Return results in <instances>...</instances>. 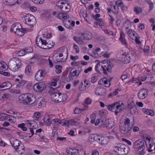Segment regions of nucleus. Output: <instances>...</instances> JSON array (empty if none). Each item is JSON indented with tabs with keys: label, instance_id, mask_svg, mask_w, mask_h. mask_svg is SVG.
Listing matches in <instances>:
<instances>
[{
	"label": "nucleus",
	"instance_id": "f257e3e1",
	"mask_svg": "<svg viewBox=\"0 0 155 155\" xmlns=\"http://www.w3.org/2000/svg\"><path fill=\"white\" fill-rule=\"evenodd\" d=\"M52 88V89L49 91V93L51 94V97L53 101L59 103L64 101L67 99L68 97L66 94H62L56 89Z\"/></svg>",
	"mask_w": 155,
	"mask_h": 155
},
{
	"label": "nucleus",
	"instance_id": "f03ea898",
	"mask_svg": "<svg viewBox=\"0 0 155 155\" xmlns=\"http://www.w3.org/2000/svg\"><path fill=\"white\" fill-rule=\"evenodd\" d=\"M96 61H98V62L95 66V70L98 73L100 74H101V72H100V71L98 70V69L100 67L101 68H100V69L101 70V71H103L104 74H105L107 75V71L108 72H110L111 71L112 68L114 66V64L111 61H107V63H104V62L106 61H103L102 62H103V64L102 65H101V66H100V63L99 60H97Z\"/></svg>",
	"mask_w": 155,
	"mask_h": 155
},
{
	"label": "nucleus",
	"instance_id": "7ed1b4c3",
	"mask_svg": "<svg viewBox=\"0 0 155 155\" xmlns=\"http://www.w3.org/2000/svg\"><path fill=\"white\" fill-rule=\"evenodd\" d=\"M35 97L30 94H22L18 97V102L24 104H32L35 102Z\"/></svg>",
	"mask_w": 155,
	"mask_h": 155
},
{
	"label": "nucleus",
	"instance_id": "20e7f679",
	"mask_svg": "<svg viewBox=\"0 0 155 155\" xmlns=\"http://www.w3.org/2000/svg\"><path fill=\"white\" fill-rule=\"evenodd\" d=\"M8 64L10 69L13 71H18L21 65V60L16 58L10 59Z\"/></svg>",
	"mask_w": 155,
	"mask_h": 155
},
{
	"label": "nucleus",
	"instance_id": "39448f33",
	"mask_svg": "<svg viewBox=\"0 0 155 155\" xmlns=\"http://www.w3.org/2000/svg\"><path fill=\"white\" fill-rule=\"evenodd\" d=\"M130 52L129 50H125L122 51L119 55V58L118 60L121 61L122 62L125 64L129 63L131 59L130 56L129 54Z\"/></svg>",
	"mask_w": 155,
	"mask_h": 155
},
{
	"label": "nucleus",
	"instance_id": "423d86ee",
	"mask_svg": "<svg viewBox=\"0 0 155 155\" xmlns=\"http://www.w3.org/2000/svg\"><path fill=\"white\" fill-rule=\"evenodd\" d=\"M10 31H13L19 36H23L25 34V30L22 28L21 25L18 23H16L13 24L10 29Z\"/></svg>",
	"mask_w": 155,
	"mask_h": 155
},
{
	"label": "nucleus",
	"instance_id": "0eeeda50",
	"mask_svg": "<svg viewBox=\"0 0 155 155\" xmlns=\"http://www.w3.org/2000/svg\"><path fill=\"white\" fill-rule=\"evenodd\" d=\"M129 152L128 147L121 143L117 144V153L119 155H125Z\"/></svg>",
	"mask_w": 155,
	"mask_h": 155
},
{
	"label": "nucleus",
	"instance_id": "6e6552de",
	"mask_svg": "<svg viewBox=\"0 0 155 155\" xmlns=\"http://www.w3.org/2000/svg\"><path fill=\"white\" fill-rule=\"evenodd\" d=\"M131 127L124 125L120 126V131L121 133L127 136L131 135Z\"/></svg>",
	"mask_w": 155,
	"mask_h": 155
},
{
	"label": "nucleus",
	"instance_id": "1a4fd4ad",
	"mask_svg": "<svg viewBox=\"0 0 155 155\" xmlns=\"http://www.w3.org/2000/svg\"><path fill=\"white\" fill-rule=\"evenodd\" d=\"M46 86L44 83L41 82L34 84L33 89L36 92H41L46 88Z\"/></svg>",
	"mask_w": 155,
	"mask_h": 155
},
{
	"label": "nucleus",
	"instance_id": "9d476101",
	"mask_svg": "<svg viewBox=\"0 0 155 155\" xmlns=\"http://www.w3.org/2000/svg\"><path fill=\"white\" fill-rule=\"evenodd\" d=\"M46 41L42 38L39 35H38L36 39V43L37 46L41 48L44 49Z\"/></svg>",
	"mask_w": 155,
	"mask_h": 155
},
{
	"label": "nucleus",
	"instance_id": "9b49d317",
	"mask_svg": "<svg viewBox=\"0 0 155 155\" xmlns=\"http://www.w3.org/2000/svg\"><path fill=\"white\" fill-rule=\"evenodd\" d=\"M118 41L122 45L127 48L128 45L125 38V35L122 30L120 31V36L118 38Z\"/></svg>",
	"mask_w": 155,
	"mask_h": 155
},
{
	"label": "nucleus",
	"instance_id": "f8f14e48",
	"mask_svg": "<svg viewBox=\"0 0 155 155\" xmlns=\"http://www.w3.org/2000/svg\"><path fill=\"white\" fill-rule=\"evenodd\" d=\"M133 147L137 149L142 148H145L144 143L141 140H138L133 143Z\"/></svg>",
	"mask_w": 155,
	"mask_h": 155
},
{
	"label": "nucleus",
	"instance_id": "ddd939ff",
	"mask_svg": "<svg viewBox=\"0 0 155 155\" xmlns=\"http://www.w3.org/2000/svg\"><path fill=\"white\" fill-rule=\"evenodd\" d=\"M148 91L145 88L141 89L138 93V96L140 99H143L146 97L148 94Z\"/></svg>",
	"mask_w": 155,
	"mask_h": 155
},
{
	"label": "nucleus",
	"instance_id": "4468645a",
	"mask_svg": "<svg viewBox=\"0 0 155 155\" xmlns=\"http://www.w3.org/2000/svg\"><path fill=\"white\" fill-rule=\"evenodd\" d=\"M45 71L39 70L36 73L35 76V79L38 81L42 80L44 78V74H45Z\"/></svg>",
	"mask_w": 155,
	"mask_h": 155
},
{
	"label": "nucleus",
	"instance_id": "2eb2a0df",
	"mask_svg": "<svg viewBox=\"0 0 155 155\" xmlns=\"http://www.w3.org/2000/svg\"><path fill=\"white\" fill-rule=\"evenodd\" d=\"M106 120L102 117L101 118L98 119L96 120V122L95 123V126H97L100 123V125L101 127L107 128V126H104L105 125H108V123H105Z\"/></svg>",
	"mask_w": 155,
	"mask_h": 155
},
{
	"label": "nucleus",
	"instance_id": "dca6fc26",
	"mask_svg": "<svg viewBox=\"0 0 155 155\" xmlns=\"http://www.w3.org/2000/svg\"><path fill=\"white\" fill-rule=\"evenodd\" d=\"M10 142L15 150L18 149V147H19L20 144L21 143V141L18 140L14 139H13V140H11Z\"/></svg>",
	"mask_w": 155,
	"mask_h": 155
},
{
	"label": "nucleus",
	"instance_id": "f3484780",
	"mask_svg": "<svg viewBox=\"0 0 155 155\" xmlns=\"http://www.w3.org/2000/svg\"><path fill=\"white\" fill-rule=\"evenodd\" d=\"M112 78L110 79V81H109L106 78L101 79L99 82L98 84L100 85H102L103 84L105 85V86L106 87H109L110 84V81Z\"/></svg>",
	"mask_w": 155,
	"mask_h": 155
},
{
	"label": "nucleus",
	"instance_id": "a211bd4d",
	"mask_svg": "<svg viewBox=\"0 0 155 155\" xmlns=\"http://www.w3.org/2000/svg\"><path fill=\"white\" fill-rule=\"evenodd\" d=\"M45 102L44 99L42 97H40L36 101H35L34 103L36 105H38V108H41L42 105L44 104Z\"/></svg>",
	"mask_w": 155,
	"mask_h": 155
},
{
	"label": "nucleus",
	"instance_id": "6ab92c4d",
	"mask_svg": "<svg viewBox=\"0 0 155 155\" xmlns=\"http://www.w3.org/2000/svg\"><path fill=\"white\" fill-rule=\"evenodd\" d=\"M116 102H114V103L110 104L107 106L108 109L112 112H114L115 114L116 115Z\"/></svg>",
	"mask_w": 155,
	"mask_h": 155
},
{
	"label": "nucleus",
	"instance_id": "aec40b11",
	"mask_svg": "<svg viewBox=\"0 0 155 155\" xmlns=\"http://www.w3.org/2000/svg\"><path fill=\"white\" fill-rule=\"evenodd\" d=\"M71 6L70 3L68 2L67 4L61 5V11L65 12H68L70 10Z\"/></svg>",
	"mask_w": 155,
	"mask_h": 155
},
{
	"label": "nucleus",
	"instance_id": "412c9836",
	"mask_svg": "<svg viewBox=\"0 0 155 155\" xmlns=\"http://www.w3.org/2000/svg\"><path fill=\"white\" fill-rule=\"evenodd\" d=\"M124 108V104L122 101H120L117 102V114L121 111Z\"/></svg>",
	"mask_w": 155,
	"mask_h": 155
},
{
	"label": "nucleus",
	"instance_id": "4be33fe9",
	"mask_svg": "<svg viewBox=\"0 0 155 155\" xmlns=\"http://www.w3.org/2000/svg\"><path fill=\"white\" fill-rule=\"evenodd\" d=\"M105 124L108 123V125H105L104 126H107V129L111 128L114 125V120L113 119H108L107 120Z\"/></svg>",
	"mask_w": 155,
	"mask_h": 155
},
{
	"label": "nucleus",
	"instance_id": "5701e85b",
	"mask_svg": "<svg viewBox=\"0 0 155 155\" xmlns=\"http://www.w3.org/2000/svg\"><path fill=\"white\" fill-rule=\"evenodd\" d=\"M25 23L26 24L30 26H33L36 23V20L35 17L34 16L33 18H32L31 19H28V20H26V21H25Z\"/></svg>",
	"mask_w": 155,
	"mask_h": 155
},
{
	"label": "nucleus",
	"instance_id": "b1692460",
	"mask_svg": "<svg viewBox=\"0 0 155 155\" xmlns=\"http://www.w3.org/2000/svg\"><path fill=\"white\" fill-rule=\"evenodd\" d=\"M78 123L76 121L74 120L71 119L69 121L64 122V124H63L62 125H67L68 126L69 125H78Z\"/></svg>",
	"mask_w": 155,
	"mask_h": 155
},
{
	"label": "nucleus",
	"instance_id": "393cba45",
	"mask_svg": "<svg viewBox=\"0 0 155 155\" xmlns=\"http://www.w3.org/2000/svg\"><path fill=\"white\" fill-rule=\"evenodd\" d=\"M1 88H4V90L9 89L12 87V84L9 82H4L1 84Z\"/></svg>",
	"mask_w": 155,
	"mask_h": 155
},
{
	"label": "nucleus",
	"instance_id": "a878e982",
	"mask_svg": "<svg viewBox=\"0 0 155 155\" xmlns=\"http://www.w3.org/2000/svg\"><path fill=\"white\" fill-rule=\"evenodd\" d=\"M82 37L83 40H88L91 39L92 38V34L91 33H82Z\"/></svg>",
	"mask_w": 155,
	"mask_h": 155
},
{
	"label": "nucleus",
	"instance_id": "bb28decb",
	"mask_svg": "<svg viewBox=\"0 0 155 155\" xmlns=\"http://www.w3.org/2000/svg\"><path fill=\"white\" fill-rule=\"evenodd\" d=\"M82 105H83L84 107L83 108L80 109L76 108L75 109L74 112L75 114H79L81 113L82 111H84L87 109L88 107V106L87 105L84 103H83Z\"/></svg>",
	"mask_w": 155,
	"mask_h": 155
},
{
	"label": "nucleus",
	"instance_id": "cd10ccee",
	"mask_svg": "<svg viewBox=\"0 0 155 155\" xmlns=\"http://www.w3.org/2000/svg\"><path fill=\"white\" fill-rule=\"evenodd\" d=\"M58 16L59 18L61 20H66L69 18V15L65 13H60L58 14Z\"/></svg>",
	"mask_w": 155,
	"mask_h": 155
},
{
	"label": "nucleus",
	"instance_id": "c85d7f7f",
	"mask_svg": "<svg viewBox=\"0 0 155 155\" xmlns=\"http://www.w3.org/2000/svg\"><path fill=\"white\" fill-rule=\"evenodd\" d=\"M54 43L52 41L46 42L44 49H49L52 48L54 45Z\"/></svg>",
	"mask_w": 155,
	"mask_h": 155
},
{
	"label": "nucleus",
	"instance_id": "c756f323",
	"mask_svg": "<svg viewBox=\"0 0 155 155\" xmlns=\"http://www.w3.org/2000/svg\"><path fill=\"white\" fill-rule=\"evenodd\" d=\"M30 49H30V51H28V49H26V50L23 49L21 51H19L17 53L18 54L19 56H23L26 53L31 52L32 48H31Z\"/></svg>",
	"mask_w": 155,
	"mask_h": 155
},
{
	"label": "nucleus",
	"instance_id": "7c9ffc66",
	"mask_svg": "<svg viewBox=\"0 0 155 155\" xmlns=\"http://www.w3.org/2000/svg\"><path fill=\"white\" fill-rule=\"evenodd\" d=\"M67 54V57L65 58L63 57L61 58H59L58 57H57L56 56H54L53 58L54 61H56V62H64L66 60L68 57V52Z\"/></svg>",
	"mask_w": 155,
	"mask_h": 155
},
{
	"label": "nucleus",
	"instance_id": "2f4dec72",
	"mask_svg": "<svg viewBox=\"0 0 155 155\" xmlns=\"http://www.w3.org/2000/svg\"><path fill=\"white\" fill-rule=\"evenodd\" d=\"M127 32L129 36L132 39H134V37L135 36L136 32L134 30L131 29H130L128 31H127Z\"/></svg>",
	"mask_w": 155,
	"mask_h": 155
},
{
	"label": "nucleus",
	"instance_id": "473e14b6",
	"mask_svg": "<svg viewBox=\"0 0 155 155\" xmlns=\"http://www.w3.org/2000/svg\"><path fill=\"white\" fill-rule=\"evenodd\" d=\"M31 66L30 65H27L25 69V73L28 75H31L32 74V72L31 71Z\"/></svg>",
	"mask_w": 155,
	"mask_h": 155
},
{
	"label": "nucleus",
	"instance_id": "72a5a7b5",
	"mask_svg": "<svg viewBox=\"0 0 155 155\" xmlns=\"http://www.w3.org/2000/svg\"><path fill=\"white\" fill-rule=\"evenodd\" d=\"M102 136L99 135L97 134L92 135L91 137V139L93 140H94L97 141L99 143V141L100 140Z\"/></svg>",
	"mask_w": 155,
	"mask_h": 155
},
{
	"label": "nucleus",
	"instance_id": "f704fd0d",
	"mask_svg": "<svg viewBox=\"0 0 155 155\" xmlns=\"http://www.w3.org/2000/svg\"><path fill=\"white\" fill-rule=\"evenodd\" d=\"M143 112L145 114L151 116H153L154 115V112L151 110H148L145 108L143 109Z\"/></svg>",
	"mask_w": 155,
	"mask_h": 155
},
{
	"label": "nucleus",
	"instance_id": "c9c22d12",
	"mask_svg": "<svg viewBox=\"0 0 155 155\" xmlns=\"http://www.w3.org/2000/svg\"><path fill=\"white\" fill-rule=\"evenodd\" d=\"M10 97L11 95L9 93L4 94L3 95L2 94L0 95V99L2 101H4L6 99H8Z\"/></svg>",
	"mask_w": 155,
	"mask_h": 155
},
{
	"label": "nucleus",
	"instance_id": "e433bc0d",
	"mask_svg": "<svg viewBox=\"0 0 155 155\" xmlns=\"http://www.w3.org/2000/svg\"><path fill=\"white\" fill-rule=\"evenodd\" d=\"M144 140L146 144L154 143L153 139L149 137H146Z\"/></svg>",
	"mask_w": 155,
	"mask_h": 155
},
{
	"label": "nucleus",
	"instance_id": "4c0bfd02",
	"mask_svg": "<svg viewBox=\"0 0 155 155\" xmlns=\"http://www.w3.org/2000/svg\"><path fill=\"white\" fill-rule=\"evenodd\" d=\"M98 75L97 74H94L91 78V82L92 83H95L97 80Z\"/></svg>",
	"mask_w": 155,
	"mask_h": 155
},
{
	"label": "nucleus",
	"instance_id": "58836bf2",
	"mask_svg": "<svg viewBox=\"0 0 155 155\" xmlns=\"http://www.w3.org/2000/svg\"><path fill=\"white\" fill-rule=\"evenodd\" d=\"M11 116L9 115L5 114H0V119L2 120H5L10 118Z\"/></svg>",
	"mask_w": 155,
	"mask_h": 155
},
{
	"label": "nucleus",
	"instance_id": "ea45409f",
	"mask_svg": "<svg viewBox=\"0 0 155 155\" xmlns=\"http://www.w3.org/2000/svg\"><path fill=\"white\" fill-rule=\"evenodd\" d=\"M117 6L118 7H120L122 10H123L124 7V2L120 0H117Z\"/></svg>",
	"mask_w": 155,
	"mask_h": 155
},
{
	"label": "nucleus",
	"instance_id": "a19ab883",
	"mask_svg": "<svg viewBox=\"0 0 155 155\" xmlns=\"http://www.w3.org/2000/svg\"><path fill=\"white\" fill-rule=\"evenodd\" d=\"M101 90V95H103L105 91L102 88H101V89L100 88L97 87L95 91V94L97 95H101V94L99 92V91H100Z\"/></svg>",
	"mask_w": 155,
	"mask_h": 155
},
{
	"label": "nucleus",
	"instance_id": "79ce46f5",
	"mask_svg": "<svg viewBox=\"0 0 155 155\" xmlns=\"http://www.w3.org/2000/svg\"><path fill=\"white\" fill-rule=\"evenodd\" d=\"M73 39L77 42L80 44H82L84 43V41L82 40V38L80 37L74 36L73 37Z\"/></svg>",
	"mask_w": 155,
	"mask_h": 155
},
{
	"label": "nucleus",
	"instance_id": "37998d69",
	"mask_svg": "<svg viewBox=\"0 0 155 155\" xmlns=\"http://www.w3.org/2000/svg\"><path fill=\"white\" fill-rule=\"evenodd\" d=\"M71 71L70 74L69 75L70 78H72L73 77L77 76L79 75L78 74V72L77 70L74 71L72 72H71Z\"/></svg>",
	"mask_w": 155,
	"mask_h": 155
},
{
	"label": "nucleus",
	"instance_id": "c03bdc74",
	"mask_svg": "<svg viewBox=\"0 0 155 155\" xmlns=\"http://www.w3.org/2000/svg\"><path fill=\"white\" fill-rule=\"evenodd\" d=\"M53 122L54 124H55L57 125H59L63 123L62 125L64 124V122H63V121H62L60 120L57 118L53 119Z\"/></svg>",
	"mask_w": 155,
	"mask_h": 155
},
{
	"label": "nucleus",
	"instance_id": "a18cd8bd",
	"mask_svg": "<svg viewBox=\"0 0 155 155\" xmlns=\"http://www.w3.org/2000/svg\"><path fill=\"white\" fill-rule=\"evenodd\" d=\"M107 141L106 140L105 138L102 136L100 140L99 141V143L102 145L107 144Z\"/></svg>",
	"mask_w": 155,
	"mask_h": 155
},
{
	"label": "nucleus",
	"instance_id": "49530a36",
	"mask_svg": "<svg viewBox=\"0 0 155 155\" xmlns=\"http://www.w3.org/2000/svg\"><path fill=\"white\" fill-rule=\"evenodd\" d=\"M134 10L136 14H139L142 12V8L138 6L134 7Z\"/></svg>",
	"mask_w": 155,
	"mask_h": 155
},
{
	"label": "nucleus",
	"instance_id": "de8ad7c7",
	"mask_svg": "<svg viewBox=\"0 0 155 155\" xmlns=\"http://www.w3.org/2000/svg\"><path fill=\"white\" fill-rule=\"evenodd\" d=\"M128 107L130 109H132L135 106V105L133 101H132L131 102H130V101H128Z\"/></svg>",
	"mask_w": 155,
	"mask_h": 155
},
{
	"label": "nucleus",
	"instance_id": "09e8293b",
	"mask_svg": "<svg viewBox=\"0 0 155 155\" xmlns=\"http://www.w3.org/2000/svg\"><path fill=\"white\" fill-rule=\"evenodd\" d=\"M34 16L33 15H31L30 14H27L25 15H24L23 18H25V21H26V20H28V19H31L32 18H33Z\"/></svg>",
	"mask_w": 155,
	"mask_h": 155
},
{
	"label": "nucleus",
	"instance_id": "8fccbe9b",
	"mask_svg": "<svg viewBox=\"0 0 155 155\" xmlns=\"http://www.w3.org/2000/svg\"><path fill=\"white\" fill-rule=\"evenodd\" d=\"M25 124L24 123H21L20 124H18V127L19 128H20L22 129L23 131H25L27 130V127L25 126Z\"/></svg>",
	"mask_w": 155,
	"mask_h": 155
},
{
	"label": "nucleus",
	"instance_id": "3c124183",
	"mask_svg": "<svg viewBox=\"0 0 155 155\" xmlns=\"http://www.w3.org/2000/svg\"><path fill=\"white\" fill-rule=\"evenodd\" d=\"M145 148H140L137 149H136V150L137 151V153L139 154L140 155H143L144 153V150Z\"/></svg>",
	"mask_w": 155,
	"mask_h": 155
},
{
	"label": "nucleus",
	"instance_id": "603ef678",
	"mask_svg": "<svg viewBox=\"0 0 155 155\" xmlns=\"http://www.w3.org/2000/svg\"><path fill=\"white\" fill-rule=\"evenodd\" d=\"M146 2L149 5V10H151L153 8V3L150 0H146Z\"/></svg>",
	"mask_w": 155,
	"mask_h": 155
},
{
	"label": "nucleus",
	"instance_id": "864d4df0",
	"mask_svg": "<svg viewBox=\"0 0 155 155\" xmlns=\"http://www.w3.org/2000/svg\"><path fill=\"white\" fill-rule=\"evenodd\" d=\"M55 71L57 74H60L61 72V69L62 68L61 66L60 65H56L55 66Z\"/></svg>",
	"mask_w": 155,
	"mask_h": 155
},
{
	"label": "nucleus",
	"instance_id": "5fc2aeb1",
	"mask_svg": "<svg viewBox=\"0 0 155 155\" xmlns=\"http://www.w3.org/2000/svg\"><path fill=\"white\" fill-rule=\"evenodd\" d=\"M154 145V143H152L151 144H146L147 148L148 150V151L149 152H151L153 151V150L150 149Z\"/></svg>",
	"mask_w": 155,
	"mask_h": 155
},
{
	"label": "nucleus",
	"instance_id": "6e6d98bb",
	"mask_svg": "<svg viewBox=\"0 0 155 155\" xmlns=\"http://www.w3.org/2000/svg\"><path fill=\"white\" fill-rule=\"evenodd\" d=\"M40 113L39 112H36L33 114V118L35 120H37L40 117Z\"/></svg>",
	"mask_w": 155,
	"mask_h": 155
},
{
	"label": "nucleus",
	"instance_id": "4d7b16f0",
	"mask_svg": "<svg viewBox=\"0 0 155 155\" xmlns=\"http://www.w3.org/2000/svg\"><path fill=\"white\" fill-rule=\"evenodd\" d=\"M130 120L128 118H127L124 120V123L123 125L130 127Z\"/></svg>",
	"mask_w": 155,
	"mask_h": 155
},
{
	"label": "nucleus",
	"instance_id": "13d9d810",
	"mask_svg": "<svg viewBox=\"0 0 155 155\" xmlns=\"http://www.w3.org/2000/svg\"><path fill=\"white\" fill-rule=\"evenodd\" d=\"M25 83V81L24 80H21L17 84L16 86L18 87H20L21 86H24Z\"/></svg>",
	"mask_w": 155,
	"mask_h": 155
},
{
	"label": "nucleus",
	"instance_id": "bf43d9fd",
	"mask_svg": "<svg viewBox=\"0 0 155 155\" xmlns=\"http://www.w3.org/2000/svg\"><path fill=\"white\" fill-rule=\"evenodd\" d=\"M10 92L12 93L15 94H20L21 93V91L20 90L14 89H11Z\"/></svg>",
	"mask_w": 155,
	"mask_h": 155
},
{
	"label": "nucleus",
	"instance_id": "052dcab7",
	"mask_svg": "<svg viewBox=\"0 0 155 155\" xmlns=\"http://www.w3.org/2000/svg\"><path fill=\"white\" fill-rule=\"evenodd\" d=\"M64 25L66 28H70V30H71V29H72V28L71 27V23L69 20L64 24Z\"/></svg>",
	"mask_w": 155,
	"mask_h": 155
},
{
	"label": "nucleus",
	"instance_id": "680f3d73",
	"mask_svg": "<svg viewBox=\"0 0 155 155\" xmlns=\"http://www.w3.org/2000/svg\"><path fill=\"white\" fill-rule=\"evenodd\" d=\"M108 114V111L107 110H103L100 111L99 112V114L101 116H102L104 115H106Z\"/></svg>",
	"mask_w": 155,
	"mask_h": 155
},
{
	"label": "nucleus",
	"instance_id": "e2e57ef3",
	"mask_svg": "<svg viewBox=\"0 0 155 155\" xmlns=\"http://www.w3.org/2000/svg\"><path fill=\"white\" fill-rule=\"evenodd\" d=\"M79 88L81 91H83L87 89L84 84L82 82L80 84Z\"/></svg>",
	"mask_w": 155,
	"mask_h": 155
},
{
	"label": "nucleus",
	"instance_id": "0e129e2a",
	"mask_svg": "<svg viewBox=\"0 0 155 155\" xmlns=\"http://www.w3.org/2000/svg\"><path fill=\"white\" fill-rule=\"evenodd\" d=\"M84 81L85 86L87 89L88 87L90 86L91 85V83L88 80H84Z\"/></svg>",
	"mask_w": 155,
	"mask_h": 155
},
{
	"label": "nucleus",
	"instance_id": "69168bd1",
	"mask_svg": "<svg viewBox=\"0 0 155 155\" xmlns=\"http://www.w3.org/2000/svg\"><path fill=\"white\" fill-rule=\"evenodd\" d=\"M0 74L5 76L7 77L10 76V74L9 72L2 71H0Z\"/></svg>",
	"mask_w": 155,
	"mask_h": 155
},
{
	"label": "nucleus",
	"instance_id": "338daca9",
	"mask_svg": "<svg viewBox=\"0 0 155 155\" xmlns=\"http://www.w3.org/2000/svg\"><path fill=\"white\" fill-rule=\"evenodd\" d=\"M105 38L103 36H101L99 37H98L96 39L97 41H99L101 42H103L105 40Z\"/></svg>",
	"mask_w": 155,
	"mask_h": 155
},
{
	"label": "nucleus",
	"instance_id": "774afa93",
	"mask_svg": "<svg viewBox=\"0 0 155 155\" xmlns=\"http://www.w3.org/2000/svg\"><path fill=\"white\" fill-rule=\"evenodd\" d=\"M51 115H48L47 114H45L44 115V117L43 118L44 121H47V120H48V119H49V118H51Z\"/></svg>",
	"mask_w": 155,
	"mask_h": 155
}]
</instances>
